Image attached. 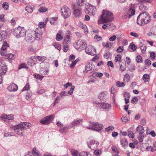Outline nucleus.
Returning <instances> with one entry per match:
<instances>
[{"mask_svg":"<svg viewBox=\"0 0 156 156\" xmlns=\"http://www.w3.org/2000/svg\"><path fill=\"white\" fill-rule=\"evenodd\" d=\"M151 20V17L145 12L140 14L137 19V23L140 26H144L149 23Z\"/></svg>","mask_w":156,"mask_h":156,"instance_id":"obj_1","label":"nucleus"},{"mask_svg":"<svg viewBox=\"0 0 156 156\" xmlns=\"http://www.w3.org/2000/svg\"><path fill=\"white\" fill-rule=\"evenodd\" d=\"M113 19L112 13L107 10H103L102 14L99 19V21L102 23L111 21Z\"/></svg>","mask_w":156,"mask_h":156,"instance_id":"obj_2","label":"nucleus"},{"mask_svg":"<svg viewBox=\"0 0 156 156\" xmlns=\"http://www.w3.org/2000/svg\"><path fill=\"white\" fill-rule=\"evenodd\" d=\"M26 31L24 28L19 26L14 29L13 34L16 38H19L25 35Z\"/></svg>","mask_w":156,"mask_h":156,"instance_id":"obj_3","label":"nucleus"},{"mask_svg":"<svg viewBox=\"0 0 156 156\" xmlns=\"http://www.w3.org/2000/svg\"><path fill=\"white\" fill-rule=\"evenodd\" d=\"M88 129L97 131H101L103 128V126L98 122H90L89 126H87Z\"/></svg>","mask_w":156,"mask_h":156,"instance_id":"obj_4","label":"nucleus"},{"mask_svg":"<svg viewBox=\"0 0 156 156\" xmlns=\"http://www.w3.org/2000/svg\"><path fill=\"white\" fill-rule=\"evenodd\" d=\"M95 104L97 108L99 109H102L106 111L110 110L112 107L110 104L104 102H97Z\"/></svg>","mask_w":156,"mask_h":156,"instance_id":"obj_5","label":"nucleus"},{"mask_svg":"<svg viewBox=\"0 0 156 156\" xmlns=\"http://www.w3.org/2000/svg\"><path fill=\"white\" fill-rule=\"evenodd\" d=\"M97 9L95 6L89 5L86 7L85 12L87 14L94 16L97 12Z\"/></svg>","mask_w":156,"mask_h":156,"instance_id":"obj_6","label":"nucleus"},{"mask_svg":"<svg viewBox=\"0 0 156 156\" xmlns=\"http://www.w3.org/2000/svg\"><path fill=\"white\" fill-rule=\"evenodd\" d=\"M74 46L76 49L80 51L83 50L86 46V43L84 41L79 39L74 44Z\"/></svg>","mask_w":156,"mask_h":156,"instance_id":"obj_7","label":"nucleus"},{"mask_svg":"<svg viewBox=\"0 0 156 156\" xmlns=\"http://www.w3.org/2000/svg\"><path fill=\"white\" fill-rule=\"evenodd\" d=\"M19 124L16 126L11 125L10 128L14 130V132L18 135L23 136V129Z\"/></svg>","mask_w":156,"mask_h":156,"instance_id":"obj_8","label":"nucleus"},{"mask_svg":"<svg viewBox=\"0 0 156 156\" xmlns=\"http://www.w3.org/2000/svg\"><path fill=\"white\" fill-rule=\"evenodd\" d=\"M61 12L62 16L65 19L69 17L71 14V11L70 9L66 6H64L62 8Z\"/></svg>","mask_w":156,"mask_h":156,"instance_id":"obj_9","label":"nucleus"},{"mask_svg":"<svg viewBox=\"0 0 156 156\" xmlns=\"http://www.w3.org/2000/svg\"><path fill=\"white\" fill-rule=\"evenodd\" d=\"M134 5L131 4L129 8L126 11V14L123 16V18L125 19H129L134 15L135 14V10L133 8Z\"/></svg>","mask_w":156,"mask_h":156,"instance_id":"obj_10","label":"nucleus"},{"mask_svg":"<svg viewBox=\"0 0 156 156\" xmlns=\"http://www.w3.org/2000/svg\"><path fill=\"white\" fill-rule=\"evenodd\" d=\"M34 32V35L35 39L38 41L40 40L42 38V36L43 34V31L40 28H37L35 30L32 31Z\"/></svg>","mask_w":156,"mask_h":156,"instance_id":"obj_11","label":"nucleus"},{"mask_svg":"<svg viewBox=\"0 0 156 156\" xmlns=\"http://www.w3.org/2000/svg\"><path fill=\"white\" fill-rule=\"evenodd\" d=\"M85 50L87 54L91 55L94 56L96 54V50L92 45L88 46L85 48Z\"/></svg>","mask_w":156,"mask_h":156,"instance_id":"obj_12","label":"nucleus"},{"mask_svg":"<svg viewBox=\"0 0 156 156\" xmlns=\"http://www.w3.org/2000/svg\"><path fill=\"white\" fill-rule=\"evenodd\" d=\"M54 117V115H51L49 116H46L41 119L40 122L43 124H48L53 120Z\"/></svg>","mask_w":156,"mask_h":156,"instance_id":"obj_13","label":"nucleus"},{"mask_svg":"<svg viewBox=\"0 0 156 156\" xmlns=\"http://www.w3.org/2000/svg\"><path fill=\"white\" fill-rule=\"evenodd\" d=\"M74 15L76 17H79L81 15V8L76 5L74 4L73 6Z\"/></svg>","mask_w":156,"mask_h":156,"instance_id":"obj_14","label":"nucleus"},{"mask_svg":"<svg viewBox=\"0 0 156 156\" xmlns=\"http://www.w3.org/2000/svg\"><path fill=\"white\" fill-rule=\"evenodd\" d=\"M34 32L31 31V33H28L25 37V39L27 42L30 43L33 42L35 39V37L34 35Z\"/></svg>","mask_w":156,"mask_h":156,"instance_id":"obj_15","label":"nucleus"},{"mask_svg":"<svg viewBox=\"0 0 156 156\" xmlns=\"http://www.w3.org/2000/svg\"><path fill=\"white\" fill-rule=\"evenodd\" d=\"M9 47V45L6 41H4L2 45L0 51V53L2 56L4 55L7 53V48Z\"/></svg>","mask_w":156,"mask_h":156,"instance_id":"obj_16","label":"nucleus"},{"mask_svg":"<svg viewBox=\"0 0 156 156\" xmlns=\"http://www.w3.org/2000/svg\"><path fill=\"white\" fill-rule=\"evenodd\" d=\"M87 144L88 147L91 149L94 150L98 147L99 144V143L94 140H93L89 142Z\"/></svg>","mask_w":156,"mask_h":156,"instance_id":"obj_17","label":"nucleus"},{"mask_svg":"<svg viewBox=\"0 0 156 156\" xmlns=\"http://www.w3.org/2000/svg\"><path fill=\"white\" fill-rule=\"evenodd\" d=\"M1 119L7 122L8 120H12L14 119V115L13 114L7 115L5 114L2 115L0 117Z\"/></svg>","mask_w":156,"mask_h":156,"instance_id":"obj_18","label":"nucleus"},{"mask_svg":"<svg viewBox=\"0 0 156 156\" xmlns=\"http://www.w3.org/2000/svg\"><path fill=\"white\" fill-rule=\"evenodd\" d=\"M6 66L2 62H0V75H4L6 72Z\"/></svg>","mask_w":156,"mask_h":156,"instance_id":"obj_19","label":"nucleus"},{"mask_svg":"<svg viewBox=\"0 0 156 156\" xmlns=\"http://www.w3.org/2000/svg\"><path fill=\"white\" fill-rule=\"evenodd\" d=\"M7 89L10 92L15 91L18 90V87L16 84L12 83L8 87Z\"/></svg>","mask_w":156,"mask_h":156,"instance_id":"obj_20","label":"nucleus"},{"mask_svg":"<svg viewBox=\"0 0 156 156\" xmlns=\"http://www.w3.org/2000/svg\"><path fill=\"white\" fill-rule=\"evenodd\" d=\"M23 129H27L31 126V124L28 122H23L19 123Z\"/></svg>","mask_w":156,"mask_h":156,"instance_id":"obj_21","label":"nucleus"},{"mask_svg":"<svg viewBox=\"0 0 156 156\" xmlns=\"http://www.w3.org/2000/svg\"><path fill=\"white\" fill-rule=\"evenodd\" d=\"M48 9L45 7V4L42 3L40 5V8L38 9V11L40 12H44L47 11Z\"/></svg>","mask_w":156,"mask_h":156,"instance_id":"obj_22","label":"nucleus"},{"mask_svg":"<svg viewBox=\"0 0 156 156\" xmlns=\"http://www.w3.org/2000/svg\"><path fill=\"white\" fill-rule=\"evenodd\" d=\"M92 65L89 63H88L86 66L85 70L83 71L84 73H87L88 71L91 70L92 69Z\"/></svg>","mask_w":156,"mask_h":156,"instance_id":"obj_23","label":"nucleus"},{"mask_svg":"<svg viewBox=\"0 0 156 156\" xmlns=\"http://www.w3.org/2000/svg\"><path fill=\"white\" fill-rule=\"evenodd\" d=\"M35 57H31L28 59L27 63L29 66H34L35 63V61L34 60Z\"/></svg>","mask_w":156,"mask_h":156,"instance_id":"obj_24","label":"nucleus"},{"mask_svg":"<svg viewBox=\"0 0 156 156\" xmlns=\"http://www.w3.org/2000/svg\"><path fill=\"white\" fill-rule=\"evenodd\" d=\"M107 92L105 91L102 92L98 95L99 98L101 100L105 99Z\"/></svg>","mask_w":156,"mask_h":156,"instance_id":"obj_25","label":"nucleus"},{"mask_svg":"<svg viewBox=\"0 0 156 156\" xmlns=\"http://www.w3.org/2000/svg\"><path fill=\"white\" fill-rule=\"evenodd\" d=\"M82 122V120L81 119H76L72 122L71 126H72V127H74L75 126H77L79 124H80Z\"/></svg>","mask_w":156,"mask_h":156,"instance_id":"obj_26","label":"nucleus"},{"mask_svg":"<svg viewBox=\"0 0 156 156\" xmlns=\"http://www.w3.org/2000/svg\"><path fill=\"white\" fill-rule=\"evenodd\" d=\"M7 33L5 31H3L1 32L0 33V37L1 39V41L5 39L7 37Z\"/></svg>","mask_w":156,"mask_h":156,"instance_id":"obj_27","label":"nucleus"},{"mask_svg":"<svg viewBox=\"0 0 156 156\" xmlns=\"http://www.w3.org/2000/svg\"><path fill=\"white\" fill-rule=\"evenodd\" d=\"M4 55L5 58L9 60H12L14 58V55L12 54H6Z\"/></svg>","mask_w":156,"mask_h":156,"instance_id":"obj_28","label":"nucleus"},{"mask_svg":"<svg viewBox=\"0 0 156 156\" xmlns=\"http://www.w3.org/2000/svg\"><path fill=\"white\" fill-rule=\"evenodd\" d=\"M32 154L34 156H41L36 148H34L32 151Z\"/></svg>","mask_w":156,"mask_h":156,"instance_id":"obj_29","label":"nucleus"},{"mask_svg":"<svg viewBox=\"0 0 156 156\" xmlns=\"http://www.w3.org/2000/svg\"><path fill=\"white\" fill-rule=\"evenodd\" d=\"M122 146L124 148H126L128 146V142L127 140L125 139H123L120 141Z\"/></svg>","mask_w":156,"mask_h":156,"instance_id":"obj_30","label":"nucleus"},{"mask_svg":"<svg viewBox=\"0 0 156 156\" xmlns=\"http://www.w3.org/2000/svg\"><path fill=\"white\" fill-rule=\"evenodd\" d=\"M119 65L121 71H124L125 70L126 68V65L125 62H120Z\"/></svg>","mask_w":156,"mask_h":156,"instance_id":"obj_31","label":"nucleus"},{"mask_svg":"<svg viewBox=\"0 0 156 156\" xmlns=\"http://www.w3.org/2000/svg\"><path fill=\"white\" fill-rule=\"evenodd\" d=\"M136 129L137 131L140 134H142L144 133V127L141 126H138L137 127Z\"/></svg>","mask_w":156,"mask_h":156,"instance_id":"obj_32","label":"nucleus"},{"mask_svg":"<svg viewBox=\"0 0 156 156\" xmlns=\"http://www.w3.org/2000/svg\"><path fill=\"white\" fill-rule=\"evenodd\" d=\"M107 23H108V29L109 30H112L115 28V26L113 23L110 22Z\"/></svg>","mask_w":156,"mask_h":156,"instance_id":"obj_33","label":"nucleus"},{"mask_svg":"<svg viewBox=\"0 0 156 156\" xmlns=\"http://www.w3.org/2000/svg\"><path fill=\"white\" fill-rule=\"evenodd\" d=\"M61 32L59 31L57 34L56 39L58 41L62 40L63 37L61 35Z\"/></svg>","mask_w":156,"mask_h":156,"instance_id":"obj_34","label":"nucleus"},{"mask_svg":"<svg viewBox=\"0 0 156 156\" xmlns=\"http://www.w3.org/2000/svg\"><path fill=\"white\" fill-rule=\"evenodd\" d=\"M147 144L145 143H143L140 146V148L141 151H146V147Z\"/></svg>","mask_w":156,"mask_h":156,"instance_id":"obj_35","label":"nucleus"},{"mask_svg":"<svg viewBox=\"0 0 156 156\" xmlns=\"http://www.w3.org/2000/svg\"><path fill=\"white\" fill-rule=\"evenodd\" d=\"M85 1V0H76L77 5L80 6L84 5Z\"/></svg>","mask_w":156,"mask_h":156,"instance_id":"obj_36","label":"nucleus"},{"mask_svg":"<svg viewBox=\"0 0 156 156\" xmlns=\"http://www.w3.org/2000/svg\"><path fill=\"white\" fill-rule=\"evenodd\" d=\"M116 85L117 87H123L125 86V83L124 82H121L118 81L116 82Z\"/></svg>","mask_w":156,"mask_h":156,"instance_id":"obj_37","label":"nucleus"},{"mask_svg":"<svg viewBox=\"0 0 156 156\" xmlns=\"http://www.w3.org/2000/svg\"><path fill=\"white\" fill-rule=\"evenodd\" d=\"M143 79L144 82H147L150 79L149 75L147 74H144L143 76Z\"/></svg>","mask_w":156,"mask_h":156,"instance_id":"obj_38","label":"nucleus"},{"mask_svg":"<svg viewBox=\"0 0 156 156\" xmlns=\"http://www.w3.org/2000/svg\"><path fill=\"white\" fill-rule=\"evenodd\" d=\"M122 58V56L120 54L117 55L115 57V61L116 62H122L121 61V60Z\"/></svg>","mask_w":156,"mask_h":156,"instance_id":"obj_39","label":"nucleus"},{"mask_svg":"<svg viewBox=\"0 0 156 156\" xmlns=\"http://www.w3.org/2000/svg\"><path fill=\"white\" fill-rule=\"evenodd\" d=\"M38 60L41 62H42L46 59V57L44 56H37Z\"/></svg>","mask_w":156,"mask_h":156,"instance_id":"obj_40","label":"nucleus"},{"mask_svg":"<svg viewBox=\"0 0 156 156\" xmlns=\"http://www.w3.org/2000/svg\"><path fill=\"white\" fill-rule=\"evenodd\" d=\"M79 156H91V155L87 152H83L79 153Z\"/></svg>","mask_w":156,"mask_h":156,"instance_id":"obj_41","label":"nucleus"},{"mask_svg":"<svg viewBox=\"0 0 156 156\" xmlns=\"http://www.w3.org/2000/svg\"><path fill=\"white\" fill-rule=\"evenodd\" d=\"M25 10L28 13H31L33 10V8L30 6H26L25 8Z\"/></svg>","mask_w":156,"mask_h":156,"instance_id":"obj_42","label":"nucleus"},{"mask_svg":"<svg viewBox=\"0 0 156 156\" xmlns=\"http://www.w3.org/2000/svg\"><path fill=\"white\" fill-rule=\"evenodd\" d=\"M136 60L137 62L139 63H141L143 62L142 58L140 55H138L136 57Z\"/></svg>","mask_w":156,"mask_h":156,"instance_id":"obj_43","label":"nucleus"},{"mask_svg":"<svg viewBox=\"0 0 156 156\" xmlns=\"http://www.w3.org/2000/svg\"><path fill=\"white\" fill-rule=\"evenodd\" d=\"M53 45L55 47V48L57 49L59 51H60L61 48V44H60L58 43H55L53 44Z\"/></svg>","mask_w":156,"mask_h":156,"instance_id":"obj_44","label":"nucleus"},{"mask_svg":"<svg viewBox=\"0 0 156 156\" xmlns=\"http://www.w3.org/2000/svg\"><path fill=\"white\" fill-rule=\"evenodd\" d=\"M136 1L139 2L141 3H150L153 1V0H136Z\"/></svg>","mask_w":156,"mask_h":156,"instance_id":"obj_45","label":"nucleus"},{"mask_svg":"<svg viewBox=\"0 0 156 156\" xmlns=\"http://www.w3.org/2000/svg\"><path fill=\"white\" fill-rule=\"evenodd\" d=\"M130 79V76L128 74H126L124 75L123 81L125 82H128Z\"/></svg>","mask_w":156,"mask_h":156,"instance_id":"obj_46","label":"nucleus"},{"mask_svg":"<svg viewBox=\"0 0 156 156\" xmlns=\"http://www.w3.org/2000/svg\"><path fill=\"white\" fill-rule=\"evenodd\" d=\"M40 73L41 74L47 75L48 73V70L44 69H41Z\"/></svg>","mask_w":156,"mask_h":156,"instance_id":"obj_47","label":"nucleus"},{"mask_svg":"<svg viewBox=\"0 0 156 156\" xmlns=\"http://www.w3.org/2000/svg\"><path fill=\"white\" fill-rule=\"evenodd\" d=\"M112 149L114 152L115 153L118 154L119 153V151L117 147L115 146H112Z\"/></svg>","mask_w":156,"mask_h":156,"instance_id":"obj_48","label":"nucleus"},{"mask_svg":"<svg viewBox=\"0 0 156 156\" xmlns=\"http://www.w3.org/2000/svg\"><path fill=\"white\" fill-rule=\"evenodd\" d=\"M140 48L141 49L142 52L143 53H144L145 52L146 46L144 45H143L140 47Z\"/></svg>","mask_w":156,"mask_h":156,"instance_id":"obj_49","label":"nucleus"},{"mask_svg":"<svg viewBox=\"0 0 156 156\" xmlns=\"http://www.w3.org/2000/svg\"><path fill=\"white\" fill-rule=\"evenodd\" d=\"M151 61L148 59H147L145 61V64L148 67L151 64Z\"/></svg>","mask_w":156,"mask_h":156,"instance_id":"obj_50","label":"nucleus"},{"mask_svg":"<svg viewBox=\"0 0 156 156\" xmlns=\"http://www.w3.org/2000/svg\"><path fill=\"white\" fill-rule=\"evenodd\" d=\"M37 50V48L34 46L30 47L28 48V50L32 52H34L36 51Z\"/></svg>","mask_w":156,"mask_h":156,"instance_id":"obj_51","label":"nucleus"},{"mask_svg":"<svg viewBox=\"0 0 156 156\" xmlns=\"http://www.w3.org/2000/svg\"><path fill=\"white\" fill-rule=\"evenodd\" d=\"M129 47L133 51H135L137 49V47L133 43H132L130 44Z\"/></svg>","mask_w":156,"mask_h":156,"instance_id":"obj_52","label":"nucleus"},{"mask_svg":"<svg viewBox=\"0 0 156 156\" xmlns=\"http://www.w3.org/2000/svg\"><path fill=\"white\" fill-rule=\"evenodd\" d=\"M57 17H55L51 18L50 19V23L51 24H54L55 22L57 21Z\"/></svg>","mask_w":156,"mask_h":156,"instance_id":"obj_53","label":"nucleus"},{"mask_svg":"<svg viewBox=\"0 0 156 156\" xmlns=\"http://www.w3.org/2000/svg\"><path fill=\"white\" fill-rule=\"evenodd\" d=\"M34 76L36 78L39 79L41 80H42L43 78L44 77V76H41L40 74H34Z\"/></svg>","mask_w":156,"mask_h":156,"instance_id":"obj_54","label":"nucleus"},{"mask_svg":"<svg viewBox=\"0 0 156 156\" xmlns=\"http://www.w3.org/2000/svg\"><path fill=\"white\" fill-rule=\"evenodd\" d=\"M2 7L5 10H7L9 8L8 3L6 2H4L2 4Z\"/></svg>","mask_w":156,"mask_h":156,"instance_id":"obj_55","label":"nucleus"},{"mask_svg":"<svg viewBox=\"0 0 156 156\" xmlns=\"http://www.w3.org/2000/svg\"><path fill=\"white\" fill-rule=\"evenodd\" d=\"M114 129V127L113 126H110L106 128L105 130L107 132H108Z\"/></svg>","mask_w":156,"mask_h":156,"instance_id":"obj_56","label":"nucleus"},{"mask_svg":"<svg viewBox=\"0 0 156 156\" xmlns=\"http://www.w3.org/2000/svg\"><path fill=\"white\" fill-rule=\"evenodd\" d=\"M22 68H25L26 69L28 68L27 64L26 63H22L19 66V69H21Z\"/></svg>","mask_w":156,"mask_h":156,"instance_id":"obj_57","label":"nucleus"},{"mask_svg":"<svg viewBox=\"0 0 156 156\" xmlns=\"http://www.w3.org/2000/svg\"><path fill=\"white\" fill-rule=\"evenodd\" d=\"M72 154L73 156H79V152L76 150H73L72 151Z\"/></svg>","mask_w":156,"mask_h":156,"instance_id":"obj_58","label":"nucleus"},{"mask_svg":"<svg viewBox=\"0 0 156 156\" xmlns=\"http://www.w3.org/2000/svg\"><path fill=\"white\" fill-rule=\"evenodd\" d=\"M63 50L64 52H66L69 49V47L68 45L63 44Z\"/></svg>","mask_w":156,"mask_h":156,"instance_id":"obj_59","label":"nucleus"},{"mask_svg":"<svg viewBox=\"0 0 156 156\" xmlns=\"http://www.w3.org/2000/svg\"><path fill=\"white\" fill-rule=\"evenodd\" d=\"M139 8L140 10L144 11L147 8V7L145 6L144 5L142 4L139 6Z\"/></svg>","mask_w":156,"mask_h":156,"instance_id":"obj_60","label":"nucleus"},{"mask_svg":"<svg viewBox=\"0 0 156 156\" xmlns=\"http://www.w3.org/2000/svg\"><path fill=\"white\" fill-rule=\"evenodd\" d=\"M123 50V47L122 46H120L117 49L116 51L118 53H121Z\"/></svg>","mask_w":156,"mask_h":156,"instance_id":"obj_61","label":"nucleus"},{"mask_svg":"<svg viewBox=\"0 0 156 156\" xmlns=\"http://www.w3.org/2000/svg\"><path fill=\"white\" fill-rule=\"evenodd\" d=\"M46 91V90L44 89H41L38 91L36 94H37L39 95L44 93Z\"/></svg>","mask_w":156,"mask_h":156,"instance_id":"obj_62","label":"nucleus"},{"mask_svg":"<svg viewBox=\"0 0 156 156\" xmlns=\"http://www.w3.org/2000/svg\"><path fill=\"white\" fill-rule=\"evenodd\" d=\"M75 87L74 86H71L70 90L68 92V94H69L71 95L73 94V91L74 90Z\"/></svg>","mask_w":156,"mask_h":156,"instance_id":"obj_63","label":"nucleus"},{"mask_svg":"<svg viewBox=\"0 0 156 156\" xmlns=\"http://www.w3.org/2000/svg\"><path fill=\"white\" fill-rule=\"evenodd\" d=\"M128 136L130 138H133L134 137V134L131 131H129L128 132Z\"/></svg>","mask_w":156,"mask_h":156,"instance_id":"obj_64","label":"nucleus"}]
</instances>
